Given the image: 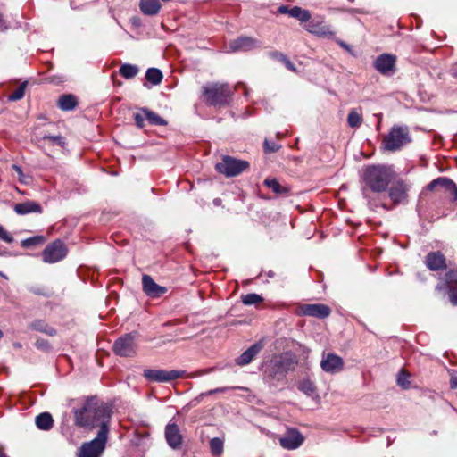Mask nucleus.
<instances>
[{
    "label": "nucleus",
    "instance_id": "nucleus-35",
    "mask_svg": "<svg viewBox=\"0 0 457 457\" xmlns=\"http://www.w3.org/2000/svg\"><path fill=\"white\" fill-rule=\"evenodd\" d=\"M347 123L351 128H359L362 123V117L356 110H352L348 114Z\"/></svg>",
    "mask_w": 457,
    "mask_h": 457
},
{
    "label": "nucleus",
    "instance_id": "nucleus-11",
    "mask_svg": "<svg viewBox=\"0 0 457 457\" xmlns=\"http://www.w3.org/2000/svg\"><path fill=\"white\" fill-rule=\"evenodd\" d=\"M395 55L382 54L374 61V68L384 76H391L395 71Z\"/></svg>",
    "mask_w": 457,
    "mask_h": 457
},
{
    "label": "nucleus",
    "instance_id": "nucleus-30",
    "mask_svg": "<svg viewBox=\"0 0 457 457\" xmlns=\"http://www.w3.org/2000/svg\"><path fill=\"white\" fill-rule=\"evenodd\" d=\"M162 73L157 68H149L145 72V79L153 85H159L162 80Z\"/></svg>",
    "mask_w": 457,
    "mask_h": 457
},
{
    "label": "nucleus",
    "instance_id": "nucleus-47",
    "mask_svg": "<svg viewBox=\"0 0 457 457\" xmlns=\"http://www.w3.org/2000/svg\"><path fill=\"white\" fill-rule=\"evenodd\" d=\"M0 239L6 243H12L13 241V237L11 236V234L9 232H7L1 225H0Z\"/></svg>",
    "mask_w": 457,
    "mask_h": 457
},
{
    "label": "nucleus",
    "instance_id": "nucleus-3",
    "mask_svg": "<svg viewBox=\"0 0 457 457\" xmlns=\"http://www.w3.org/2000/svg\"><path fill=\"white\" fill-rule=\"evenodd\" d=\"M392 179L393 171L383 165L368 166L363 173V180L366 186L374 193L386 191Z\"/></svg>",
    "mask_w": 457,
    "mask_h": 457
},
{
    "label": "nucleus",
    "instance_id": "nucleus-59",
    "mask_svg": "<svg viewBox=\"0 0 457 457\" xmlns=\"http://www.w3.org/2000/svg\"><path fill=\"white\" fill-rule=\"evenodd\" d=\"M3 337V332L0 330V339L2 338Z\"/></svg>",
    "mask_w": 457,
    "mask_h": 457
},
{
    "label": "nucleus",
    "instance_id": "nucleus-9",
    "mask_svg": "<svg viewBox=\"0 0 457 457\" xmlns=\"http://www.w3.org/2000/svg\"><path fill=\"white\" fill-rule=\"evenodd\" d=\"M185 371L165 370H144L143 376L150 382L167 383L182 378Z\"/></svg>",
    "mask_w": 457,
    "mask_h": 457
},
{
    "label": "nucleus",
    "instance_id": "nucleus-36",
    "mask_svg": "<svg viewBox=\"0 0 457 457\" xmlns=\"http://www.w3.org/2000/svg\"><path fill=\"white\" fill-rule=\"evenodd\" d=\"M241 299H242V303L247 306L258 304L263 301L262 296L258 294H255V293H250V294L242 295Z\"/></svg>",
    "mask_w": 457,
    "mask_h": 457
},
{
    "label": "nucleus",
    "instance_id": "nucleus-50",
    "mask_svg": "<svg viewBox=\"0 0 457 457\" xmlns=\"http://www.w3.org/2000/svg\"><path fill=\"white\" fill-rule=\"evenodd\" d=\"M213 370H214V368H208V369L199 370H196V371L193 372L192 375H191V378H197V377H200V376H204V375L211 373Z\"/></svg>",
    "mask_w": 457,
    "mask_h": 457
},
{
    "label": "nucleus",
    "instance_id": "nucleus-4",
    "mask_svg": "<svg viewBox=\"0 0 457 457\" xmlns=\"http://www.w3.org/2000/svg\"><path fill=\"white\" fill-rule=\"evenodd\" d=\"M204 102L210 106L228 105L233 95L228 83L212 82L202 87Z\"/></svg>",
    "mask_w": 457,
    "mask_h": 457
},
{
    "label": "nucleus",
    "instance_id": "nucleus-23",
    "mask_svg": "<svg viewBox=\"0 0 457 457\" xmlns=\"http://www.w3.org/2000/svg\"><path fill=\"white\" fill-rule=\"evenodd\" d=\"M14 211L19 215H25L31 212L41 213L42 207L34 201L28 200L23 203L16 204Z\"/></svg>",
    "mask_w": 457,
    "mask_h": 457
},
{
    "label": "nucleus",
    "instance_id": "nucleus-52",
    "mask_svg": "<svg viewBox=\"0 0 457 457\" xmlns=\"http://www.w3.org/2000/svg\"><path fill=\"white\" fill-rule=\"evenodd\" d=\"M290 9L287 5H281L278 7V12L281 14H288L290 16Z\"/></svg>",
    "mask_w": 457,
    "mask_h": 457
},
{
    "label": "nucleus",
    "instance_id": "nucleus-42",
    "mask_svg": "<svg viewBox=\"0 0 457 457\" xmlns=\"http://www.w3.org/2000/svg\"><path fill=\"white\" fill-rule=\"evenodd\" d=\"M280 147H281V145L279 144H278L277 142H274V141H271L269 139H265V141H264V151L266 153H275L278 150H279Z\"/></svg>",
    "mask_w": 457,
    "mask_h": 457
},
{
    "label": "nucleus",
    "instance_id": "nucleus-51",
    "mask_svg": "<svg viewBox=\"0 0 457 457\" xmlns=\"http://www.w3.org/2000/svg\"><path fill=\"white\" fill-rule=\"evenodd\" d=\"M285 66L289 70V71H295V67L294 65V63L287 57L286 60H284L282 62Z\"/></svg>",
    "mask_w": 457,
    "mask_h": 457
},
{
    "label": "nucleus",
    "instance_id": "nucleus-17",
    "mask_svg": "<svg viewBox=\"0 0 457 457\" xmlns=\"http://www.w3.org/2000/svg\"><path fill=\"white\" fill-rule=\"evenodd\" d=\"M261 46V42L250 37H239L229 42L228 47L232 52L249 51Z\"/></svg>",
    "mask_w": 457,
    "mask_h": 457
},
{
    "label": "nucleus",
    "instance_id": "nucleus-44",
    "mask_svg": "<svg viewBox=\"0 0 457 457\" xmlns=\"http://www.w3.org/2000/svg\"><path fill=\"white\" fill-rule=\"evenodd\" d=\"M43 140H48L53 144H56L60 146H63L65 145V139L60 135L57 136H44Z\"/></svg>",
    "mask_w": 457,
    "mask_h": 457
},
{
    "label": "nucleus",
    "instance_id": "nucleus-41",
    "mask_svg": "<svg viewBox=\"0 0 457 457\" xmlns=\"http://www.w3.org/2000/svg\"><path fill=\"white\" fill-rule=\"evenodd\" d=\"M299 390L307 395H311L312 393H314L315 387L311 381L305 380L300 384Z\"/></svg>",
    "mask_w": 457,
    "mask_h": 457
},
{
    "label": "nucleus",
    "instance_id": "nucleus-12",
    "mask_svg": "<svg viewBox=\"0 0 457 457\" xmlns=\"http://www.w3.org/2000/svg\"><path fill=\"white\" fill-rule=\"evenodd\" d=\"M298 313L303 316L324 319L330 315L331 309L323 303L302 304L298 308Z\"/></svg>",
    "mask_w": 457,
    "mask_h": 457
},
{
    "label": "nucleus",
    "instance_id": "nucleus-32",
    "mask_svg": "<svg viewBox=\"0 0 457 457\" xmlns=\"http://www.w3.org/2000/svg\"><path fill=\"white\" fill-rule=\"evenodd\" d=\"M290 16L297 19L302 22H305L309 21L311 18L309 11L302 9L301 7L298 6H294L290 9Z\"/></svg>",
    "mask_w": 457,
    "mask_h": 457
},
{
    "label": "nucleus",
    "instance_id": "nucleus-6",
    "mask_svg": "<svg viewBox=\"0 0 457 457\" xmlns=\"http://www.w3.org/2000/svg\"><path fill=\"white\" fill-rule=\"evenodd\" d=\"M110 432L98 430L96 436L89 442H85L78 450L77 457H101L108 441Z\"/></svg>",
    "mask_w": 457,
    "mask_h": 457
},
{
    "label": "nucleus",
    "instance_id": "nucleus-21",
    "mask_svg": "<svg viewBox=\"0 0 457 457\" xmlns=\"http://www.w3.org/2000/svg\"><path fill=\"white\" fill-rule=\"evenodd\" d=\"M425 264L430 270H441L446 268L445 258L439 251L428 253Z\"/></svg>",
    "mask_w": 457,
    "mask_h": 457
},
{
    "label": "nucleus",
    "instance_id": "nucleus-14",
    "mask_svg": "<svg viewBox=\"0 0 457 457\" xmlns=\"http://www.w3.org/2000/svg\"><path fill=\"white\" fill-rule=\"evenodd\" d=\"M320 367L327 373H337L343 370L344 361L335 353H323Z\"/></svg>",
    "mask_w": 457,
    "mask_h": 457
},
{
    "label": "nucleus",
    "instance_id": "nucleus-46",
    "mask_svg": "<svg viewBox=\"0 0 457 457\" xmlns=\"http://www.w3.org/2000/svg\"><path fill=\"white\" fill-rule=\"evenodd\" d=\"M134 120H135L136 125L138 128L142 129L145 127V116L141 111H140V112H137L134 114Z\"/></svg>",
    "mask_w": 457,
    "mask_h": 457
},
{
    "label": "nucleus",
    "instance_id": "nucleus-56",
    "mask_svg": "<svg viewBox=\"0 0 457 457\" xmlns=\"http://www.w3.org/2000/svg\"><path fill=\"white\" fill-rule=\"evenodd\" d=\"M31 291L34 293V294H37V295H43V292H41L40 289H31Z\"/></svg>",
    "mask_w": 457,
    "mask_h": 457
},
{
    "label": "nucleus",
    "instance_id": "nucleus-15",
    "mask_svg": "<svg viewBox=\"0 0 457 457\" xmlns=\"http://www.w3.org/2000/svg\"><path fill=\"white\" fill-rule=\"evenodd\" d=\"M142 287L144 293L151 298H159L168 291L167 287L156 284L147 274L142 277Z\"/></svg>",
    "mask_w": 457,
    "mask_h": 457
},
{
    "label": "nucleus",
    "instance_id": "nucleus-16",
    "mask_svg": "<svg viewBox=\"0 0 457 457\" xmlns=\"http://www.w3.org/2000/svg\"><path fill=\"white\" fill-rule=\"evenodd\" d=\"M436 187L445 189L446 193H449L453 196V201L457 200V186L451 179L439 177L432 180L427 187L428 190H434Z\"/></svg>",
    "mask_w": 457,
    "mask_h": 457
},
{
    "label": "nucleus",
    "instance_id": "nucleus-20",
    "mask_svg": "<svg viewBox=\"0 0 457 457\" xmlns=\"http://www.w3.org/2000/svg\"><path fill=\"white\" fill-rule=\"evenodd\" d=\"M262 348L263 343L262 341L254 343L241 353V355L236 360V363L239 366L249 364Z\"/></svg>",
    "mask_w": 457,
    "mask_h": 457
},
{
    "label": "nucleus",
    "instance_id": "nucleus-13",
    "mask_svg": "<svg viewBox=\"0 0 457 457\" xmlns=\"http://www.w3.org/2000/svg\"><path fill=\"white\" fill-rule=\"evenodd\" d=\"M304 441L303 436L295 428L287 429L279 438V444L284 449L295 450L300 447Z\"/></svg>",
    "mask_w": 457,
    "mask_h": 457
},
{
    "label": "nucleus",
    "instance_id": "nucleus-33",
    "mask_svg": "<svg viewBox=\"0 0 457 457\" xmlns=\"http://www.w3.org/2000/svg\"><path fill=\"white\" fill-rule=\"evenodd\" d=\"M137 73L138 68L136 65L126 63L120 68V74L127 79H133Z\"/></svg>",
    "mask_w": 457,
    "mask_h": 457
},
{
    "label": "nucleus",
    "instance_id": "nucleus-28",
    "mask_svg": "<svg viewBox=\"0 0 457 457\" xmlns=\"http://www.w3.org/2000/svg\"><path fill=\"white\" fill-rule=\"evenodd\" d=\"M140 111L145 114V119L148 120V122L151 125L154 126H165L167 125V121L159 116L154 112L147 109V108H141Z\"/></svg>",
    "mask_w": 457,
    "mask_h": 457
},
{
    "label": "nucleus",
    "instance_id": "nucleus-27",
    "mask_svg": "<svg viewBox=\"0 0 457 457\" xmlns=\"http://www.w3.org/2000/svg\"><path fill=\"white\" fill-rule=\"evenodd\" d=\"M30 328L44 333L47 336L53 337L56 335V330L46 323L42 320H36L30 324Z\"/></svg>",
    "mask_w": 457,
    "mask_h": 457
},
{
    "label": "nucleus",
    "instance_id": "nucleus-10",
    "mask_svg": "<svg viewBox=\"0 0 457 457\" xmlns=\"http://www.w3.org/2000/svg\"><path fill=\"white\" fill-rule=\"evenodd\" d=\"M67 254L65 244L61 240H55L49 244L42 253L43 261L46 263H54L62 260Z\"/></svg>",
    "mask_w": 457,
    "mask_h": 457
},
{
    "label": "nucleus",
    "instance_id": "nucleus-34",
    "mask_svg": "<svg viewBox=\"0 0 457 457\" xmlns=\"http://www.w3.org/2000/svg\"><path fill=\"white\" fill-rule=\"evenodd\" d=\"M224 442L219 437H213L210 440V450L212 455L219 456L222 453Z\"/></svg>",
    "mask_w": 457,
    "mask_h": 457
},
{
    "label": "nucleus",
    "instance_id": "nucleus-29",
    "mask_svg": "<svg viewBox=\"0 0 457 457\" xmlns=\"http://www.w3.org/2000/svg\"><path fill=\"white\" fill-rule=\"evenodd\" d=\"M362 195L364 198L367 200L368 204L370 208L376 209L378 207H383L386 210H388L389 208L386 206V204L381 199V198H373L368 192L366 188L362 189Z\"/></svg>",
    "mask_w": 457,
    "mask_h": 457
},
{
    "label": "nucleus",
    "instance_id": "nucleus-48",
    "mask_svg": "<svg viewBox=\"0 0 457 457\" xmlns=\"http://www.w3.org/2000/svg\"><path fill=\"white\" fill-rule=\"evenodd\" d=\"M449 373H450V376H451V378H450V387L452 389H456L457 388V371L453 370H449Z\"/></svg>",
    "mask_w": 457,
    "mask_h": 457
},
{
    "label": "nucleus",
    "instance_id": "nucleus-53",
    "mask_svg": "<svg viewBox=\"0 0 457 457\" xmlns=\"http://www.w3.org/2000/svg\"><path fill=\"white\" fill-rule=\"evenodd\" d=\"M338 44L341 47H343L344 49L347 50V51H350V46L347 45L346 43H345L344 41H338Z\"/></svg>",
    "mask_w": 457,
    "mask_h": 457
},
{
    "label": "nucleus",
    "instance_id": "nucleus-31",
    "mask_svg": "<svg viewBox=\"0 0 457 457\" xmlns=\"http://www.w3.org/2000/svg\"><path fill=\"white\" fill-rule=\"evenodd\" d=\"M264 185L278 195L287 194L288 192V189L281 186L276 179L267 178L264 180Z\"/></svg>",
    "mask_w": 457,
    "mask_h": 457
},
{
    "label": "nucleus",
    "instance_id": "nucleus-40",
    "mask_svg": "<svg viewBox=\"0 0 457 457\" xmlns=\"http://www.w3.org/2000/svg\"><path fill=\"white\" fill-rule=\"evenodd\" d=\"M233 389H241V387H230V386H223V387H217L214 389H211L209 391L201 393L197 398H195V401H199V399H202L204 396L212 395L216 393H226Z\"/></svg>",
    "mask_w": 457,
    "mask_h": 457
},
{
    "label": "nucleus",
    "instance_id": "nucleus-49",
    "mask_svg": "<svg viewBox=\"0 0 457 457\" xmlns=\"http://www.w3.org/2000/svg\"><path fill=\"white\" fill-rule=\"evenodd\" d=\"M269 56L270 58H272L274 60H278V61H279L281 62L284 60H286V58H287V56L284 54H282V53H280L278 51H273V52L269 53Z\"/></svg>",
    "mask_w": 457,
    "mask_h": 457
},
{
    "label": "nucleus",
    "instance_id": "nucleus-39",
    "mask_svg": "<svg viewBox=\"0 0 457 457\" xmlns=\"http://www.w3.org/2000/svg\"><path fill=\"white\" fill-rule=\"evenodd\" d=\"M410 375L403 370H401L397 374V385L403 387V389H408L410 387Z\"/></svg>",
    "mask_w": 457,
    "mask_h": 457
},
{
    "label": "nucleus",
    "instance_id": "nucleus-8",
    "mask_svg": "<svg viewBox=\"0 0 457 457\" xmlns=\"http://www.w3.org/2000/svg\"><path fill=\"white\" fill-rule=\"evenodd\" d=\"M137 333H128L119 337L113 344V352L120 357H134L137 354Z\"/></svg>",
    "mask_w": 457,
    "mask_h": 457
},
{
    "label": "nucleus",
    "instance_id": "nucleus-5",
    "mask_svg": "<svg viewBox=\"0 0 457 457\" xmlns=\"http://www.w3.org/2000/svg\"><path fill=\"white\" fill-rule=\"evenodd\" d=\"M411 142L409 128L406 125H394L382 141L383 148L395 152Z\"/></svg>",
    "mask_w": 457,
    "mask_h": 457
},
{
    "label": "nucleus",
    "instance_id": "nucleus-37",
    "mask_svg": "<svg viewBox=\"0 0 457 457\" xmlns=\"http://www.w3.org/2000/svg\"><path fill=\"white\" fill-rule=\"evenodd\" d=\"M27 87V82H23L21 83L18 88H16L9 96H8V100L9 101H12V102H15V101H18V100H21V98H23L24 95H25V88Z\"/></svg>",
    "mask_w": 457,
    "mask_h": 457
},
{
    "label": "nucleus",
    "instance_id": "nucleus-54",
    "mask_svg": "<svg viewBox=\"0 0 457 457\" xmlns=\"http://www.w3.org/2000/svg\"><path fill=\"white\" fill-rule=\"evenodd\" d=\"M453 76L457 78V63L452 69Z\"/></svg>",
    "mask_w": 457,
    "mask_h": 457
},
{
    "label": "nucleus",
    "instance_id": "nucleus-45",
    "mask_svg": "<svg viewBox=\"0 0 457 457\" xmlns=\"http://www.w3.org/2000/svg\"><path fill=\"white\" fill-rule=\"evenodd\" d=\"M35 345L37 349H40L45 352H48L51 350V345L49 342L43 338L37 339L35 343Z\"/></svg>",
    "mask_w": 457,
    "mask_h": 457
},
{
    "label": "nucleus",
    "instance_id": "nucleus-26",
    "mask_svg": "<svg viewBox=\"0 0 457 457\" xmlns=\"http://www.w3.org/2000/svg\"><path fill=\"white\" fill-rule=\"evenodd\" d=\"M57 105L61 110L69 112L76 108L78 102L75 96L65 94L60 96Z\"/></svg>",
    "mask_w": 457,
    "mask_h": 457
},
{
    "label": "nucleus",
    "instance_id": "nucleus-55",
    "mask_svg": "<svg viewBox=\"0 0 457 457\" xmlns=\"http://www.w3.org/2000/svg\"><path fill=\"white\" fill-rule=\"evenodd\" d=\"M6 28L2 14L0 13V29Z\"/></svg>",
    "mask_w": 457,
    "mask_h": 457
},
{
    "label": "nucleus",
    "instance_id": "nucleus-1",
    "mask_svg": "<svg viewBox=\"0 0 457 457\" xmlns=\"http://www.w3.org/2000/svg\"><path fill=\"white\" fill-rule=\"evenodd\" d=\"M112 409L104 404H98L95 398H87L80 408L74 410L75 425L84 428H98L110 432Z\"/></svg>",
    "mask_w": 457,
    "mask_h": 457
},
{
    "label": "nucleus",
    "instance_id": "nucleus-24",
    "mask_svg": "<svg viewBox=\"0 0 457 457\" xmlns=\"http://www.w3.org/2000/svg\"><path fill=\"white\" fill-rule=\"evenodd\" d=\"M139 7L144 14L153 16L159 12L162 4L159 0H141Z\"/></svg>",
    "mask_w": 457,
    "mask_h": 457
},
{
    "label": "nucleus",
    "instance_id": "nucleus-25",
    "mask_svg": "<svg viewBox=\"0 0 457 457\" xmlns=\"http://www.w3.org/2000/svg\"><path fill=\"white\" fill-rule=\"evenodd\" d=\"M35 423L38 429L48 431L54 426V420L49 412H42L36 417Z\"/></svg>",
    "mask_w": 457,
    "mask_h": 457
},
{
    "label": "nucleus",
    "instance_id": "nucleus-57",
    "mask_svg": "<svg viewBox=\"0 0 457 457\" xmlns=\"http://www.w3.org/2000/svg\"><path fill=\"white\" fill-rule=\"evenodd\" d=\"M274 275H275V274H274V272H272V271H270V272L268 273V276H269L270 278H273V277H274Z\"/></svg>",
    "mask_w": 457,
    "mask_h": 457
},
{
    "label": "nucleus",
    "instance_id": "nucleus-7",
    "mask_svg": "<svg viewBox=\"0 0 457 457\" xmlns=\"http://www.w3.org/2000/svg\"><path fill=\"white\" fill-rule=\"evenodd\" d=\"M249 167V162L234 157L224 155L220 162L216 163V170L226 177H235Z\"/></svg>",
    "mask_w": 457,
    "mask_h": 457
},
{
    "label": "nucleus",
    "instance_id": "nucleus-43",
    "mask_svg": "<svg viewBox=\"0 0 457 457\" xmlns=\"http://www.w3.org/2000/svg\"><path fill=\"white\" fill-rule=\"evenodd\" d=\"M12 170H15V171H16V173H17V175H18V179H19V181H20L21 183H22V184H29V179H30V178H29V176H26V175L23 173V171H22L21 168L19 165H17V164H12Z\"/></svg>",
    "mask_w": 457,
    "mask_h": 457
},
{
    "label": "nucleus",
    "instance_id": "nucleus-22",
    "mask_svg": "<svg viewBox=\"0 0 457 457\" xmlns=\"http://www.w3.org/2000/svg\"><path fill=\"white\" fill-rule=\"evenodd\" d=\"M389 197L395 204L403 203L407 198L406 187L403 181L393 185L389 189Z\"/></svg>",
    "mask_w": 457,
    "mask_h": 457
},
{
    "label": "nucleus",
    "instance_id": "nucleus-38",
    "mask_svg": "<svg viewBox=\"0 0 457 457\" xmlns=\"http://www.w3.org/2000/svg\"><path fill=\"white\" fill-rule=\"evenodd\" d=\"M45 237L43 236H35L32 237L26 238L21 241V246L25 248H29L31 246H35L37 245H41L45 242Z\"/></svg>",
    "mask_w": 457,
    "mask_h": 457
},
{
    "label": "nucleus",
    "instance_id": "nucleus-18",
    "mask_svg": "<svg viewBox=\"0 0 457 457\" xmlns=\"http://www.w3.org/2000/svg\"><path fill=\"white\" fill-rule=\"evenodd\" d=\"M448 289V298L453 306H457V270H450L445 275Z\"/></svg>",
    "mask_w": 457,
    "mask_h": 457
},
{
    "label": "nucleus",
    "instance_id": "nucleus-2",
    "mask_svg": "<svg viewBox=\"0 0 457 457\" xmlns=\"http://www.w3.org/2000/svg\"><path fill=\"white\" fill-rule=\"evenodd\" d=\"M296 364L295 357L291 353H283L273 357L264 369V378L270 384L285 379L288 371L293 370Z\"/></svg>",
    "mask_w": 457,
    "mask_h": 457
},
{
    "label": "nucleus",
    "instance_id": "nucleus-19",
    "mask_svg": "<svg viewBox=\"0 0 457 457\" xmlns=\"http://www.w3.org/2000/svg\"><path fill=\"white\" fill-rule=\"evenodd\" d=\"M165 438L172 449H178L182 443V436L176 423H169L165 428Z\"/></svg>",
    "mask_w": 457,
    "mask_h": 457
},
{
    "label": "nucleus",
    "instance_id": "nucleus-58",
    "mask_svg": "<svg viewBox=\"0 0 457 457\" xmlns=\"http://www.w3.org/2000/svg\"><path fill=\"white\" fill-rule=\"evenodd\" d=\"M0 457H8L4 453H0Z\"/></svg>",
    "mask_w": 457,
    "mask_h": 457
}]
</instances>
